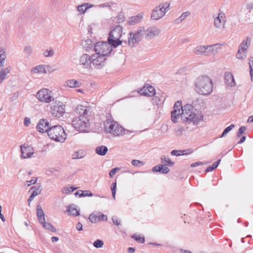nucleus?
Returning <instances> with one entry per match:
<instances>
[{
    "label": "nucleus",
    "instance_id": "1",
    "mask_svg": "<svg viewBox=\"0 0 253 253\" xmlns=\"http://www.w3.org/2000/svg\"><path fill=\"white\" fill-rule=\"evenodd\" d=\"M181 112V119L185 122L192 123L197 124L203 120V115L201 111L195 109L193 106L189 104L182 106L181 101H177L175 103L172 111H177L178 112Z\"/></svg>",
    "mask_w": 253,
    "mask_h": 253
},
{
    "label": "nucleus",
    "instance_id": "2",
    "mask_svg": "<svg viewBox=\"0 0 253 253\" xmlns=\"http://www.w3.org/2000/svg\"><path fill=\"white\" fill-rule=\"evenodd\" d=\"M195 90L200 94L206 95L212 90V81L207 76L199 77L195 82Z\"/></svg>",
    "mask_w": 253,
    "mask_h": 253
},
{
    "label": "nucleus",
    "instance_id": "3",
    "mask_svg": "<svg viewBox=\"0 0 253 253\" xmlns=\"http://www.w3.org/2000/svg\"><path fill=\"white\" fill-rule=\"evenodd\" d=\"M105 131L115 136L123 135L127 134L128 131L114 121L107 120L104 123Z\"/></svg>",
    "mask_w": 253,
    "mask_h": 253
},
{
    "label": "nucleus",
    "instance_id": "4",
    "mask_svg": "<svg viewBox=\"0 0 253 253\" xmlns=\"http://www.w3.org/2000/svg\"><path fill=\"white\" fill-rule=\"evenodd\" d=\"M48 135L50 139L56 142H63L66 138L64 128L59 125H55L48 128Z\"/></svg>",
    "mask_w": 253,
    "mask_h": 253
},
{
    "label": "nucleus",
    "instance_id": "5",
    "mask_svg": "<svg viewBox=\"0 0 253 253\" xmlns=\"http://www.w3.org/2000/svg\"><path fill=\"white\" fill-rule=\"evenodd\" d=\"M122 27L119 25L117 26L111 30L109 34L108 42L113 47H117L122 44V42L120 40L122 34Z\"/></svg>",
    "mask_w": 253,
    "mask_h": 253
},
{
    "label": "nucleus",
    "instance_id": "6",
    "mask_svg": "<svg viewBox=\"0 0 253 253\" xmlns=\"http://www.w3.org/2000/svg\"><path fill=\"white\" fill-rule=\"evenodd\" d=\"M112 47L108 42H98L94 45V51L96 54L105 57L111 53Z\"/></svg>",
    "mask_w": 253,
    "mask_h": 253
},
{
    "label": "nucleus",
    "instance_id": "7",
    "mask_svg": "<svg viewBox=\"0 0 253 253\" xmlns=\"http://www.w3.org/2000/svg\"><path fill=\"white\" fill-rule=\"evenodd\" d=\"M72 125L76 130L84 132L89 126V120L85 116H79L73 120Z\"/></svg>",
    "mask_w": 253,
    "mask_h": 253
},
{
    "label": "nucleus",
    "instance_id": "8",
    "mask_svg": "<svg viewBox=\"0 0 253 253\" xmlns=\"http://www.w3.org/2000/svg\"><path fill=\"white\" fill-rule=\"evenodd\" d=\"M169 9V5L167 3L160 4L154 9L151 13V18L153 20H157L164 17Z\"/></svg>",
    "mask_w": 253,
    "mask_h": 253
},
{
    "label": "nucleus",
    "instance_id": "9",
    "mask_svg": "<svg viewBox=\"0 0 253 253\" xmlns=\"http://www.w3.org/2000/svg\"><path fill=\"white\" fill-rule=\"evenodd\" d=\"M145 30L144 29L137 31L135 33L130 32L129 34L128 38V44L130 46H133L135 44L138 43L142 39V36L144 34Z\"/></svg>",
    "mask_w": 253,
    "mask_h": 253
},
{
    "label": "nucleus",
    "instance_id": "10",
    "mask_svg": "<svg viewBox=\"0 0 253 253\" xmlns=\"http://www.w3.org/2000/svg\"><path fill=\"white\" fill-rule=\"evenodd\" d=\"M36 97L41 102L49 103L53 100L51 91L46 88L40 90L36 94Z\"/></svg>",
    "mask_w": 253,
    "mask_h": 253
},
{
    "label": "nucleus",
    "instance_id": "11",
    "mask_svg": "<svg viewBox=\"0 0 253 253\" xmlns=\"http://www.w3.org/2000/svg\"><path fill=\"white\" fill-rule=\"evenodd\" d=\"M64 113V107L61 102L54 103L51 107V113L53 117L60 118Z\"/></svg>",
    "mask_w": 253,
    "mask_h": 253
},
{
    "label": "nucleus",
    "instance_id": "12",
    "mask_svg": "<svg viewBox=\"0 0 253 253\" xmlns=\"http://www.w3.org/2000/svg\"><path fill=\"white\" fill-rule=\"evenodd\" d=\"M106 60V57L96 54L91 56V64L97 69H101L105 66Z\"/></svg>",
    "mask_w": 253,
    "mask_h": 253
},
{
    "label": "nucleus",
    "instance_id": "13",
    "mask_svg": "<svg viewBox=\"0 0 253 253\" xmlns=\"http://www.w3.org/2000/svg\"><path fill=\"white\" fill-rule=\"evenodd\" d=\"M21 157L23 159L30 158L34 153L33 148L30 146H27L26 144L20 146Z\"/></svg>",
    "mask_w": 253,
    "mask_h": 253
},
{
    "label": "nucleus",
    "instance_id": "14",
    "mask_svg": "<svg viewBox=\"0 0 253 253\" xmlns=\"http://www.w3.org/2000/svg\"><path fill=\"white\" fill-rule=\"evenodd\" d=\"M160 30L156 27H150L146 30H145V38L147 40H150L157 36L160 33Z\"/></svg>",
    "mask_w": 253,
    "mask_h": 253
},
{
    "label": "nucleus",
    "instance_id": "15",
    "mask_svg": "<svg viewBox=\"0 0 253 253\" xmlns=\"http://www.w3.org/2000/svg\"><path fill=\"white\" fill-rule=\"evenodd\" d=\"M226 23L225 17L224 14L220 13L218 16L214 18V26L218 29H222L224 28Z\"/></svg>",
    "mask_w": 253,
    "mask_h": 253
},
{
    "label": "nucleus",
    "instance_id": "16",
    "mask_svg": "<svg viewBox=\"0 0 253 253\" xmlns=\"http://www.w3.org/2000/svg\"><path fill=\"white\" fill-rule=\"evenodd\" d=\"M79 64L84 68L90 67L91 64V56L87 54H83L80 58Z\"/></svg>",
    "mask_w": 253,
    "mask_h": 253
},
{
    "label": "nucleus",
    "instance_id": "17",
    "mask_svg": "<svg viewBox=\"0 0 253 253\" xmlns=\"http://www.w3.org/2000/svg\"><path fill=\"white\" fill-rule=\"evenodd\" d=\"M50 127L47 120L42 119L40 120L37 126V130L40 132L43 133L47 132L48 133V128Z\"/></svg>",
    "mask_w": 253,
    "mask_h": 253
},
{
    "label": "nucleus",
    "instance_id": "18",
    "mask_svg": "<svg viewBox=\"0 0 253 253\" xmlns=\"http://www.w3.org/2000/svg\"><path fill=\"white\" fill-rule=\"evenodd\" d=\"M75 111L77 114L79 115V116H85L87 118L90 113V108L82 105H78Z\"/></svg>",
    "mask_w": 253,
    "mask_h": 253
},
{
    "label": "nucleus",
    "instance_id": "19",
    "mask_svg": "<svg viewBox=\"0 0 253 253\" xmlns=\"http://www.w3.org/2000/svg\"><path fill=\"white\" fill-rule=\"evenodd\" d=\"M140 94L143 96H153L155 94V88L153 86L150 85L147 88L144 86L139 91Z\"/></svg>",
    "mask_w": 253,
    "mask_h": 253
},
{
    "label": "nucleus",
    "instance_id": "20",
    "mask_svg": "<svg viewBox=\"0 0 253 253\" xmlns=\"http://www.w3.org/2000/svg\"><path fill=\"white\" fill-rule=\"evenodd\" d=\"M224 80L227 85L234 86L236 84L234 79L230 72H225L224 74Z\"/></svg>",
    "mask_w": 253,
    "mask_h": 253
},
{
    "label": "nucleus",
    "instance_id": "21",
    "mask_svg": "<svg viewBox=\"0 0 253 253\" xmlns=\"http://www.w3.org/2000/svg\"><path fill=\"white\" fill-rule=\"evenodd\" d=\"M217 44L205 46L206 56H210L216 53L217 52Z\"/></svg>",
    "mask_w": 253,
    "mask_h": 253
},
{
    "label": "nucleus",
    "instance_id": "22",
    "mask_svg": "<svg viewBox=\"0 0 253 253\" xmlns=\"http://www.w3.org/2000/svg\"><path fill=\"white\" fill-rule=\"evenodd\" d=\"M93 6L94 5L90 3H84L80 5H78L77 6V10L81 14H83L85 13L87 9Z\"/></svg>",
    "mask_w": 253,
    "mask_h": 253
},
{
    "label": "nucleus",
    "instance_id": "23",
    "mask_svg": "<svg viewBox=\"0 0 253 253\" xmlns=\"http://www.w3.org/2000/svg\"><path fill=\"white\" fill-rule=\"evenodd\" d=\"M37 214L38 220L40 223L44 222L45 217L43 211L40 205L37 207Z\"/></svg>",
    "mask_w": 253,
    "mask_h": 253
},
{
    "label": "nucleus",
    "instance_id": "24",
    "mask_svg": "<svg viewBox=\"0 0 253 253\" xmlns=\"http://www.w3.org/2000/svg\"><path fill=\"white\" fill-rule=\"evenodd\" d=\"M142 18V15L139 14L137 15L132 16L129 18L127 23L129 25H134L139 23Z\"/></svg>",
    "mask_w": 253,
    "mask_h": 253
},
{
    "label": "nucleus",
    "instance_id": "25",
    "mask_svg": "<svg viewBox=\"0 0 253 253\" xmlns=\"http://www.w3.org/2000/svg\"><path fill=\"white\" fill-rule=\"evenodd\" d=\"M251 39L247 37L246 39L242 42L239 46V48H240L242 51L246 52V50L251 44Z\"/></svg>",
    "mask_w": 253,
    "mask_h": 253
},
{
    "label": "nucleus",
    "instance_id": "26",
    "mask_svg": "<svg viewBox=\"0 0 253 253\" xmlns=\"http://www.w3.org/2000/svg\"><path fill=\"white\" fill-rule=\"evenodd\" d=\"M108 148L103 145L97 146L95 149L96 153L100 156H104L108 152Z\"/></svg>",
    "mask_w": 253,
    "mask_h": 253
},
{
    "label": "nucleus",
    "instance_id": "27",
    "mask_svg": "<svg viewBox=\"0 0 253 253\" xmlns=\"http://www.w3.org/2000/svg\"><path fill=\"white\" fill-rule=\"evenodd\" d=\"M67 211L73 216H78L80 215V211L78 210L76 206L74 205H71L68 207Z\"/></svg>",
    "mask_w": 253,
    "mask_h": 253
},
{
    "label": "nucleus",
    "instance_id": "28",
    "mask_svg": "<svg viewBox=\"0 0 253 253\" xmlns=\"http://www.w3.org/2000/svg\"><path fill=\"white\" fill-rule=\"evenodd\" d=\"M193 52L197 55H204L206 56V47L205 45L198 46L193 50Z\"/></svg>",
    "mask_w": 253,
    "mask_h": 253
},
{
    "label": "nucleus",
    "instance_id": "29",
    "mask_svg": "<svg viewBox=\"0 0 253 253\" xmlns=\"http://www.w3.org/2000/svg\"><path fill=\"white\" fill-rule=\"evenodd\" d=\"M66 84L70 87H77L80 86L81 83L75 80H70L66 82Z\"/></svg>",
    "mask_w": 253,
    "mask_h": 253
},
{
    "label": "nucleus",
    "instance_id": "30",
    "mask_svg": "<svg viewBox=\"0 0 253 253\" xmlns=\"http://www.w3.org/2000/svg\"><path fill=\"white\" fill-rule=\"evenodd\" d=\"M181 116V112H178L177 111H172L171 112V119L173 123H177V119Z\"/></svg>",
    "mask_w": 253,
    "mask_h": 253
},
{
    "label": "nucleus",
    "instance_id": "31",
    "mask_svg": "<svg viewBox=\"0 0 253 253\" xmlns=\"http://www.w3.org/2000/svg\"><path fill=\"white\" fill-rule=\"evenodd\" d=\"M41 223L42 225V227L46 230H48L52 232H55L56 231V229L55 228V227H54L51 223L46 222L45 220H44V222Z\"/></svg>",
    "mask_w": 253,
    "mask_h": 253
},
{
    "label": "nucleus",
    "instance_id": "32",
    "mask_svg": "<svg viewBox=\"0 0 253 253\" xmlns=\"http://www.w3.org/2000/svg\"><path fill=\"white\" fill-rule=\"evenodd\" d=\"M85 155V153L83 150H80L76 152L72 155V158L74 159H79L84 157Z\"/></svg>",
    "mask_w": 253,
    "mask_h": 253
},
{
    "label": "nucleus",
    "instance_id": "33",
    "mask_svg": "<svg viewBox=\"0 0 253 253\" xmlns=\"http://www.w3.org/2000/svg\"><path fill=\"white\" fill-rule=\"evenodd\" d=\"M190 14V13L189 11H186L185 12H183L178 19H176L174 20V23L175 24H179V23H181Z\"/></svg>",
    "mask_w": 253,
    "mask_h": 253
},
{
    "label": "nucleus",
    "instance_id": "34",
    "mask_svg": "<svg viewBox=\"0 0 253 253\" xmlns=\"http://www.w3.org/2000/svg\"><path fill=\"white\" fill-rule=\"evenodd\" d=\"M161 162L164 165L168 166H173L174 163L172 162L169 158H167L165 156H162L161 157Z\"/></svg>",
    "mask_w": 253,
    "mask_h": 253
},
{
    "label": "nucleus",
    "instance_id": "35",
    "mask_svg": "<svg viewBox=\"0 0 253 253\" xmlns=\"http://www.w3.org/2000/svg\"><path fill=\"white\" fill-rule=\"evenodd\" d=\"M32 72L35 73H46L45 67L43 65H39L36 67H35L32 69Z\"/></svg>",
    "mask_w": 253,
    "mask_h": 253
},
{
    "label": "nucleus",
    "instance_id": "36",
    "mask_svg": "<svg viewBox=\"0 0 253 253\" xmlns=\"http://www.w3.org/2000/svg\"><path fill=\"white\" fill-rule=\"evenodd\" d=\"M249 64L251 81L253 82V57L251 56L249 58Z\"/></svg>",
    "mask_w": 253,
    "mask_h": 253
},
{
    "label": "nucleus",
    "instance_id": "37",
    "mask_svg": "<svg viewBox=\"0 0 253 253\" xmlns=\"http://www.w3.org/2000/svg\"><path fill=\"white\" fill-rule=\"evenodd\" d=\"M247 56V52L246 51H243L239 48L237 53L236 54V57L239 59H245Z\"/></svg>",
    "mask_w": 253,
    "mask_h": 253
},
{
    "label": "nucleus",
    "instance_id": "38",
    "mask_svg": "<svg viewBox=\"0 0 253 253\" xmlns=\"http://www.w3.org/2000/svg\"><path fill=\"white\" fill-rule=\"evenodd\" d=\"M10 70L8 68H6L4 70L0 71V84L5 79V76L9 72Z\"/></svg>",
    "mask_w": 253,
    "mask_h": 253
},
{
    "label": "nucleus",
    "instance_id": "39",
    "mask_svg": "<svg viewBox=\"0 0 253 253\" xmlns=\"http://www.w3.org/2000/svg\"><path fill=\"white\" fill-rule=\"evenodd\" d=\"M88 219L89 221L92 223H97L99 222V215H97L95 213H92L89 215Z\"/></svg>",
    "mask_w": 253,
    "mask_h": 253
},
{
    "label": "nucleus",
    "instance_id": "40",
    "mask_svg": "<svg viewBox=\"0 0 253 253\" xmlns=\"http://www.w3.org/2000/svg\"><path fill=\"white\" fill-rule=\"evenodd\" d=\"M170 154L172 155L176 156H179L181 155H183L185 154H186V150H173L171 151Z\"/></svg>",
    "mask_w": 253,
    "mask_h": 253
},
{
    "label": "nucleus",
    "instance_id": "41",
    "mask_svg": "<svg viewBox=\"0 0 253 253\" xmlns=\"http://www.w3.org/2000/svg\"><path fill=\"white\" fill-rule=\"evenodd\" d=\"M32 191V195L34 197H35L36 196L39 195L41 192V189H40V187H38V188H36L35 186H33L31 187V190H33Z\"/></svg>",
    "mask_w": 253,
    "mask_h": 253
},
{
    "label": "nucleus",
    "instance_id": "42",
    "mask_svg": "<svg viewBox=\"0 0 253 253\" xmlns=\"http://www.w3.org/2000/svg\"><path fill=\"white\" fill-rule=\"evenodd\" d=\"M54 53L53 49L50 47L49 49H47L44 52L43 55L46 57H52L53 56Z\"/></svg>",
    "mask_w": 253,
    "mask_h": 253
},
{
    "label": "nucleus",
    "instance_id": "43",
    "mask_svg": "<svg viewBox=\"0 0 253 253\" xmlns=\"http://www.w3.org/2000/svg\"><path fill=\"white\" fill-rule=\"evenodd\" d=\"M131 164L134 167H140L144 165V163L138 160H133Z\"/></svg>",
    "mask_w": 253,
    "mask_h": 253
},
{
    "label": "nucleus",
    "instance_id": "44",
    "mask_svg": "<svg viewBox=\"0 0 253 253\" xmlns=\"http://www.w3.org/2000/svg\"><path fill=\"white\" fill-rule=\"evenodd\" d=\"M104 243L102 240L97 239L94 242L93 246L96 248H100L103 246Z\"/></svg>",
    "mask_w": 253,
    "mask_h": 253
},
{
    "label": "nucleus",
    "instance_id": "45",
    "mask_svg": "<svg viewBox=\"0 0 253 253\" xmlns=\"http://www.w3.org/2000/svg\"><path fill=\"white\" fill-rule=\"evenodd\" d=\"M24 52L27 56H29L33 52V48L32 46L28 45L25 47Z\"/></svg>",
    "mask_w": 253,
    "mask_h": 253
},
{
    "label": "nucleus",
    "instance_id": "46",
    "mask_svg": "<svg viewBox=\"0 0 253 253\" xmlns=\"http://www.w3.org/2000/svg\"><path fill=\"white\" fill-rule=\"evenodd\" d=\"M131 237L132 238L136 240L137 242L141 243H143L145 241L144 237H142L139 235L138 236L137 235L134 234Z\"/></svg>",
    "mask_w": 253,
    "mask_h": 253
},
{
    "label": "nucleus",
    "instance_id": "47",
    "mask_svg": "<svg viewBox=\"0 0 253 253\" xmlns=\"http://www.w3.org/2000/svg\"><path fill=\"white\" fill-rule=\"evenodd\" d=\"M234 125H231L227 127L224 129L223 132H222V135L220 136V137H222L225 136L227 133H228L232 128L234 127Z\"/></svg>",
    "mask_w": 253,
    "mask_h": 253
},
{
    "label": "nucleus",
    "instance_id": "48",
    "mask_svg": "<svg viewBox=\"0 0 253 253\" xmlns=\"http://www.w3.org/2000/svg\"><path fill=\"white\" fill-rule=\"evenodd\" d=\"M163 165L160 164L155 166L152 168V171L154 172H159L161 173L162 170L163 169Z\"/></svg>",
    "mask_w": 253,
    "mask_h": 253
},
{
    "label": "nucleus",
    "instance_id": "49",
    "mask_svg": "<svg viewBox=\"0 0 253 253\" xmlns=\"http://www.w3.org/2000/svg\"><path fill=\"white\" fill-rule=\"evenodd\" d=\"M92 195L93 194H92V193L89 190H82V193L81 194V195H80V197L86 196L91 197Z\"/></svg>",
    "mask_w": 253,
    "mask_h": 253
},
{
    "label": "nucleus",
    "instance_id": "50",
    "mask_svg": "<svg viewBox=\"0 0 253 253\" xmlns=\"http://www.w3.org/2000/svg\"><path fill=\"white\" fill-rule=\"evenodd\" d=\"M116 187H117L116 182L113 183L111 185V188L112 193V196H113L114 199H115Z\"/></svg>",
    "mask_w": 253,
    "mask_h": 253
},
{
    "label": "nucleus",
    "instance_id": "51",
    "mask_svg": "<svg viewBox=\"0 0 253 253\" xmlns=\"http://www.w3.org/2000/svg\"><path fill=\"white\" fill-rule=\"evenodd\" d=\"M112 220L113 223L115 225L118 226L121 224L120 219L119 218H118L116 216H113L112 217Z\"/></svg>",
    "mask_w": 253,
    "mask_h": 253
},
{
    "label": "nucleus",
    "instance_id": "52",
    "mask_svg": "<svg viewBox=\"0 0 253 253\" xmlns=\"http://www.w3.org/2000/svg\"><path fill=\"white\" fill-rule=\"evenodd\" d=\"M120 169L119 168H115L114 169H112L109 172V176L110 177L112 178L114 175L116 174L117 171H119Z\"/></svg>",
    "mask_w": 253,
    "mask_h": 253
},
{
    "label": "nucleus",
    "instance_id": "53",
    "mask_svg": "<svg viewBox=\"0 0 253 253\" xmlns=\"http://www.w3.org/2000/svg\"><path fill=\"white\" fill-rule=\"evenodd\" d=\"M245 4L247 9L251 10L253 8V3L249 1V0H246Z\"/></svg>",
    "mask_w": 253,
    "mask_h": 253
},
{
    "label": "nucleus",
    "instance_id": "54",
    "mask_svg": "<svg viewBox=\"0 0 253 253\" xmlns=\"http://www.w3.org/2000/svg\"><path fill=\"white\" fill-rule=\"evenodd\" d=\"M246 128L244 126H241L239 129H238V133H237V136L238 137H240L242 134L244 133V131L246 130Z\"/></svg>",
    "mask_w": 253,
    "mask_h": 253
},
{
    "label": "nucleus",
    "instance_id": "55",
    "mask_svg": "<svg viewBox=\"0 0 253 253\" xmlns=\"http://www.w3.org/2000/svg\"><path fill=\"white\" fill-rule=\"evenodd\" d=\"M118 22L121 23L125 21V16L123 13H119L117 16Z\"/></svg>",
    "mask_w": 253,
    "mask_h": 253
},
{
    "label": "nucleus",
    "instance_id": "56",
    "mask_svg": "<svg viewBox=\"0 0 253 253\" xmlns=\"http://www.w3.org/2000/svg\"><path fill=\"white\" fill-rule=\"evenodd\" d=\"M208 164V162H206V163H203L202 162H195V163H193L192 164H191V167L193 168V167H197V166H201L203 164Z\"/></svg>",
    "mask_w": 253,
    "mask_h": 253
},
{
    "label": "nucleus",
    "instance_id": "57",
    "mask_svg": "<svg viewBox=\"0 0 253 253\" xmlns=\"http://www.w3.org/2000/svg\"><path fill=\"white\" fill-rule=\"evenodd\" d=\"M37 180V178L35 177H33L31 180L27 181L26 182L27 183V186H29L31 184H35Z\"/></svg>",
    "mask_w": 253,
    "mask_h": 253
},
{
    "label": "nucleus",
    "instance_id": "58",
    "mask_svg": "<svg viewBox=\"0 0 253 253\" xmlns=\"http://www.w3.org/2000/svg\"><path fill=\"white\" fill-rule=\"evenodd\" d=\"M99 221H101V220H103V221H107V217L106 215L103 214H99Z\"/></svg>",
    "mask_w": 253,
    "mask_h": 253
},
{
    "label": "nucleus",
    "instance_id": "59",
    "mask_svg": "<svg viewBox=\"0 0 253 253\" xmlns=\"http://www.w3.org/2000/svg\"><path fill=\"white\" fill-rule=\"evenodd\" d=\"M62 192L63 194H68L70 193V190L68 187H64L62 189Z\"/></svg>",
    "mask_w": 253,
    "mask_h": 253
},
{
    "label": "nucleus",
    "instance_id": "60",
    "mask_svg": "<svg viewBox=\"0 0 253 253\" xmlns=\"http://www.w3.org/2000/svg\"><path fill=\"white\" fill-rule=\"evenodd\" d=\"M169 169L168 167H164L163 166V169L162 170L161 173L166 174V173H168L169 172Z\"/></svg>",
    "mask_w": 253,
    "mask_h": 253
},
{
    "label": "nucleus",
    "instance_id": "61",
    "mask_svg": "<svg viewBox=\"0 0 253 253\" xmlns=\"http://www.w3.org/2000/svg\"><path fill=\"white\" fill-rule=\"evenodd\" d=\"M24 123L25 126H28L31 123L30 119L27 117L25 118Z\"/></svg>",
    "mask_w": 253,
    "mask_h": 253
},
{
    "label": "nucleus",
    "instance_id": "62",
    "mask_svg": "<svg viewBox=\"0 0 253 253\" xmlns=\"http://www.w3.org/2000/svg\"><path fill=\"white\" fill-rule=\"evenodd\" d=\"M76 229L78 230V231H82L83 230V225L82 224L79 222L76 225Z\"/></svg>",
    "mask_w": 253,
    "mask_h": 253
},
{
    "label": "nucleus",
    "instance_id": "63",
    "mask_svg": "<svg viewBox=\"0 0 253 253\" xmlns=\"http://www.w3.org/2000/svg\"><path fill=\"white\" fill-rule=\"evenodd\" d=\"M161 130L165 132L168 130V126L167 125H163L161 127Z\"/></svg>",
    "mask_w": 253,
    "mask_h": 253
},
{
    "label": "nucleus",
    "instance_id": "64",
    "mask_svg": "<svg viewBox=\"0 0 253 253\" xmlns=\"http://www.w3.org/2000/svg\"><path fill=\"white\" fill-rule=\"evenodd\" d=\"M220 161H221L220 159H219L213 164V165L211 167H212V168L214 169L218 167V165L219 164V163L220 162Z\"/></svg>",
    "mask_w": 253,
    "mask_h": 253
}]
</instances>
